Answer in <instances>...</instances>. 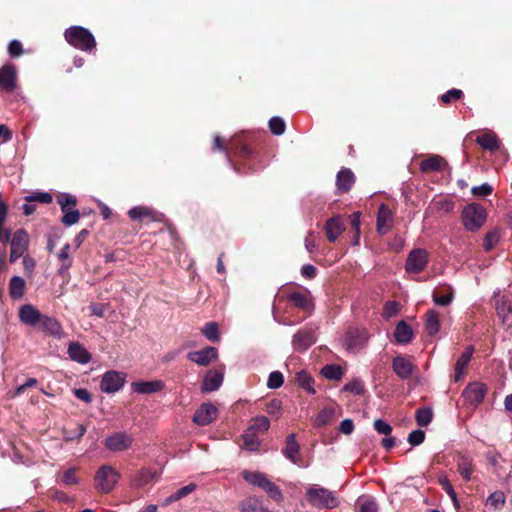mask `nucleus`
I'll list each match as a JSON object with an SVG mask.
<instances>
[{"label":"nucleus","instance_id":"nucleus-1","mask_svg":"<svg viewBox=\"0 0 512 512\" xmlns=\"http://www.w3.org/2000/svg\"><path fill=\"white\" fill-rule=\"evenodd\" d=\"M64 36L70 45L82 51H91L96 46L94 36L88 29L81 26L66 29Z\"/></svg>","mask_w":512,"mask_h":512},{"label":"nucleus","instance_id":"nucleus-2","mask_svg":"<svg viewBox=\"0 0 512 512\" xmlns=\"http://www.w3.org/2000/svg\"><path fill=\"white\" fill-rule=\"evenodd\" d=\"M461 218L465 229L476 232L484 225L487 213L480 204L471 203L464 207Z\"/></svg>","mask_w":512,"mask_h":512},{"label":"nucleus","instance_id":"nucleus-3","mask_svg":"<svg viewBox=\"0 0 512 512\" xmlns=\"http://www.w3.org/2000/svg\"><path fill=\"white\" fill-rule=\"evenodd\" d=\"M306 499L309 504L319 509H332L338 504L336 497L331 491L318 485L310 486L307 489Z\"/></svg>","mask_w":512,"mask_h":512},{"label":"nucleus","instance_id":"nucleus-4","mask_svg":"<svg viewBox=\"0 0 512 512\" xmlns=\"http://www.w3.org/2000/svg\"><path fill=\"white\" fill-rule=\"evenodd\" d=\"M243 478L248 483L263 489L274 501L281 502L283 500V494L279 487L272 483L265 474L244 471Z\"/></svg>","mask_w":512,"mask_h":512},{"label":"nucleus","instance_id":"nucleus-5","mask_svg":"<svg viewBox=\"0 0 512 512\" xmlns=\"http://www.w3.org/2000/svg\"><path fill=\"white\" fill-rule=\"evenodd\" d=\"M119 478L120 474L115 468L110 465H102L94 477L95 488L101 493H109L114 489Z\"/></svg>","mask_w":512,"mask_h":512},{"label":"nucleus","instance_id":"nucleus-6","mask_svg":"<svg viewBox=\"0 0 512 512\" xmlns=\"http://www.w3.org/2000/svg\"><path fill=\"white\" fill-rule=\"evenodd\" d=\"M34 329L57 338L62 337L63 334L61 325L56 319L41 315L36 309H34Z\"/></svg>","mask_w":512,"mask_h":512},{"label":"nucleus","instance_id":"nucleus-7","mask_svg":"<svg viewBox=\"0 0 512 512\" xmlns=\"http://www.w3.org/2000/svg\"><path fill=\"white\" fill-rule=\"evenodd\" d=\"M368 338L369 335L365 329L351 328L344 337L343 346L350 352H357L365 345Z\"/></svg>","mask_w":512,"mask_h":512},{"label":"nucleus","instance_id":"nucleus-8","mask_svg":"<svg viewBox=\"0 0 512 512\" xmlns=\"http://www.w3.org/2000/svg\"><path fill=\"white\" fill-rule=\"evenodd\" d=\"M428 264V253L426 250L417 248L408 254L405 270L408 273H419L425 269Z\"/></svg>","mask_w":512,"mask_h":512},{"label":"nucleus","instance_id":"nucleus-9","mask_svg":"<svg viewBox=\"0 0 512 512\" xmlns=\"http://www.w3.org/2000/svg\"><path fill=\"white\" fill-rule=\"evenodd\" d=\"M125 379L126 374L123 372L115 370L108 371L102 376L100 388L105 393L117 392L123 387Z\"/></svg>","mask_w":512,"mask_h":512},{"label":"nucleus","instance_id":"nucleus-10","mask_svg":"<svg viewBox=\"0 0 512 512\" xmlns=\"http://www.w3.org/2000/svg\"><path fill=\"white\" fill-rule=\"evenodd\" d=\"M392 368L395 374L401 379L410 378L417 370L413 357L398 355L392 360Z\"/></svg>","mask_w":512,"mask_h":512},{"label":"nucleus","instance_id":"nucleus-11","mask_svg":"<svg viewBox=\"0 0 512 512\" xmlns=\"http://www.w3.org/2000/svg\"><path fill=\"white\" fill-rule=\"evenodd\" d=\"M487 389L484 384L479 382L470 383L463 391V398L472 407L479 405L485 395Z\"/></svg>","mask_w":512,"mask_h":512},{"label":"nucleus","instance_id":"nucleus-12","mask_svg":"<svg viewBox=\"0 0 512 512\" xmlns=\"http://www.w3.org/2000/svg\"><path fill=\"white\" fill-rule=\"evenodd\" d=\"M133 443V437L124 432H117L109 436L105 440V446L107 449L120 452L127 450Z\"/></svg>","mask_w":512,"mask_h":512},{"label":"nucleus","instance_id":"nucleus-13","mask_svg":"<svg viewBox=\"0 0 512 512\" xmlns=\"http://www.w3.org/2000/svg\"><path fill=\"white\" fill-rule=\"evenodd\" d=\"M16 68L12 64H6L0 68V90L11 92L16 87Z\"/></svg>","mask_w":512,"mask_h":512},{"label":"nucleus","instance_id":"nucleus-14","mask_svg":"<svg viewBox=\"0 0 512 512\" xmlns=\"http://www.w3.org/2000/svg\"><path fill=\"white\" fill-rule=\"evenodd\" d=\"M218 357V351L215 347H205L202 350L189 352L187 354V358L200 365V366H207L212 360L217 359Z\"/></svg>","mask_w":512,"mask_h":512},{"label":"nucleus","instance_id":"nucleus-15","mask_svg":"<svg viewBox=\"0 0 512 512\" xmlns=\"http://www.w3.org/2000/svg\"><path fill=\"white\" fill-rule=\"evenodd\" d=\"M216 416V407L210 403H204L195 412L193 416V421L198 425L205 426L214 421L216 419Z\"/></svg>","mask_w":512,"mask_h":512},{"label":"nucleus","instance_id":"nucleus-16","mask_svg":"<svg viewBox=\"0 0 512 512\" xmlns=\"http://www.w3.org/2000/svg\"><path fill=\"white\" fill-rule=\"evenodd\" d=\"M67 353L71 360L80 364H87L92 359V356L88 350L79 342H70L68 345Z\"/></svg>","mask_w":512,"mask_h":512},{"label":"nucleus","instance_id":"nucleus-17","mask_svg":"<svg viewBox=\"0 0 512 512\" xmlns=\"http://www.w3.org/2000/svg\"><path fill=\"white\" fill-rule=\"evenodd\" d=\"M224 373L223 371L210 370L205 375L201 390L202 392H212L220 388L223 383Z\"/></svg>","mask_w":512,"mask_h":512},{"label":"nucleus","instance_id":"nucleus-18","mask_svg":"<svg viewBox=\"0 0 512 512\" xmlns=\"http://www.w3.org/2000/svg\"><path fill=\"white\" fill-rule=\"evenodd\" d=\"M315 342V335L311 329L298 331L293 337V347L295 350L303 351Z\"/></svg>","mask_w":512,"mask_h":512},{"label":"nucleus","instance_id":"nucleus-19","mask_svg":"<svg viewBox=\"0 0 512 512\" xmlns=\"http://www.w3.org/2000/svg\"><path fill=\"white\" fill-rule=\"evenodd\" d=\"M288 300L294 304L295 307L303 311L310 312L313 310L314 305L309 292L294 291L288 295Z\"/></svg>","mask_w":512,"mask_h":512},{"label":"nucleus","instance_id":"nucleus-20","mask_svg":"<svg viewBox=\"0 0 512 512\" xmlns=\"http://www.w3.org/2000/svg\"><path fill=\"white\" fill-rule=\"evenodd\" d=\"M473 352H474L473 347L469 346L458 358V360L455 364V368H454V371H455L454 380L456 382L460 381L464 377L466 368L472 358Z\"/></svg>","mask_w":512,"mask_h":512},{"label":"nucleus","instance_id":"nucleus-21","mask_svg":"<svg viewBox=\"0 0 512 512\" xmlns=\"http://www.w3.org/2000/svg\"><path fill=\"white\" fill-rule=\"evenodd\" d=\"M393 220L391 210L384 204L379 207L377 216V231L380 234H386L390 228Z\"/></svg>","mask_w":512,"mask_h":512},{"label":"nucleus","instance_id":"nucleus-22","mask_svg":"<svg viewBox=\"0 0 512 512\" xmlns=\"http://www.w3.org/2000/svg\"><path fill=\"white\" fill-rule=\"evenodd\" d=\"M497 314L507 327L512 325V296H503L497 305Z\"/></svg>","mask_w":512,"mask_h":512},{"label":"nucleus","instance_id":"nucleus-23","mask_svg":"<svg viewBox=\"0 0 512 512\" xmlns=\"http://www.w3.org/2000/svg\"><path fill=\"white\" fill-rule=\"evenodd\" d=\"M134 392L139 394H151L161 391L164 388V383L161 380L154 381H140L131 384Z\"/></svg>","mask_w":512,"mask_h":512},{"label":"nucleus","instance_id":"nucleus-24","mask_svg":"<svg viewBox=\"0 0 512 512\" xmlns=\"http://www.w3.org/2000/svg\"><path fill=\"white\" fill-rule=\"evenodd\" d=\"M447 167L446 160L440 155H432L423 160L420 164L422 172H437L442 171Z\"/></svg>","mask_w":512,"mask_h":512},{"label":"nucleus","instance_id":"nucleus-25","mask_svg":"<svg viewBox=\"0 0 512 512\" xmlns=\"http://www.w3.org/2000/svg\"><path fill=\"white\" fill-rule=\"evenodd\" d=\"M327 239L334 242L344 231L343 223L339 217H333L327 220L325 224Z\"/></svg>","mask_w":512,"mask_h":512},{"label":"nucleus","instance_id":"nucleus-26","mask_svg":"<svg viewBox=\"0 0 512 512\" xmlns=\"http://www.w3.org/2000/svg\"><path fill=\"white\" fill-rule=\"evenodd\" d=\"M355 182L354 174L349 169H342L337 174L336 185L342 192H348Z\"/></svg>","mask_w":512,"mask_h":512},{"label":"nucleus","instance_id":"nucleus-27","mask_svg":"<svg viewBox=\"0 0 512 512\" xmlns=\"http://www.w3.org/2000/svg\"><path fill=\"white\" fill-rule=\"evenodd\" d=\"M394 337L397 343L407 344L413 338V330L405 321H400L396 326Z\"/></svg>","mask_w":512,"mask_h":512},{"label":"nucleus","instance_id":"nucleus-28","mask_svg":"<svg viewBox=\"0 0 512 512\" xmlns=\"http://www.w3.org/2000/svg\"><path fill=\"white\" fill-rule=\"evenodd\" d=\"M440 328V316L439 313L431 309L426 313L425 316V330L428 335L433 336L438 333Z\"/></svg>","mask_w":512,"mask_h":512},{"label":"nucleus","instance_id":"nucleus-29","mask_svg":"<svg viewBox=\"0 0 512 512\" xmlns=\"http://www.w3.org/2000/svg\"><path fill=\"white\" fill-rule=\"evenodd\" d=\"M26 282L20 276H13L9 282V294L14 300L21 299L25 293Z\"/></svg>","mask_w":512,"mask_h":512},{"label":"nucleus","instance_id":"nucleus-30","mask_svg":"<svg viewBox=\"0 0 512 512\" xmlns=\"http://www.w3.org/2000/svg\"><path fill=\"white\" fill-rule=\"evenodd\" d=\"M476 141L484 149H488L490 151H494L499 148V140L493 133H485L481 136H478Z\"/></svg>","mask_w":512,"mask_h":512},{"label":"nucleus","instance_id":"nucleus-31","mask_svg":"<svg viewBox=\"0 0 512 512\" xmlns=\"http://www.w3.org/2000/svg\"><path fill=\"white\" fill-rule=\"evenodd\" d=\"M335 418L336 415L333 408H324L315 417L314 425L317 427H322L334 421Z\"/></svg>","mask_w":512,"mask_h":512},{"label":"nucleus","instance_id":"nucleus-32","mask_svg":"<svg viewBox=\"0 0 512 512\" xmlns=\"http://www.w3.org/2000/svg\"><path fill=\"white\" fill-rule=\"evenodd\" d=\"M299 452V444L296 442L295 434H290L287 437L285 456L292 462L296 463V456Z\"/></svg>","mask_w":512,"mask_h":512},{"label":"nucleus","instance_id":"nucleus-33","mask_svg":"<svg viewBox=\"0 0 512 512\" xmlns=\"http://www.w3.org/2000/svg\"><path fill=\"white\" fill-rule=\"evenodd\" d=\"M506 497L505 494L497 490L489 495L487 498V505H490L494 510H500L505 505Z\"/></svg>","mask_w":512,"mask_h":512},{"label":"nucleus","instance_id":"nucleus-34","mask_svg":"<svg viewBox=\"0 0 512 512\" xmlns=\"http://www.w3.org/2000/svg\"><path fill=\"white\" fill-rule=\"evenodd\" d=\"M203 335L212 342H219L220 335L218 325L215 322H209L201 329Z\"/></svg>","mask_w":512,"mask_h":512},{"label":"nucleus","instance_id":"nucleus-35","mask_svg":"<svg viewBox=\"0 0 512 512\" xmlns=\"http://www.w3.org/2000/svg\"><path fill=\"white\" fill-rule=\"evenodd\" d=\"M244 447L249 451H255L258 449L260 442L254 431L248 430L243 435Z\"/></svg>","mask_w":512,"mask_h":512},{"label":"nucleus","instance_id":"nucleus-36","mask_svg":"<svg viewBox=\"0 0 512 512\" xmlns=\"http://www.w3.org/2000/svg\"><path fill=\"white\" fill-rule=\"evenodd\" d=\"M500 240V231L495 228L488 232L484 238L483 247L485 251L492 250Z\"/></svg>","mask_w":512,"mask_h":512},{"label":"nucleus","instance_id":"nucleus-37","mask_svg":"<svg viewBox=\"0 0 512 512\" xmlns=\"http://www.w3.org/2000/svg\"><path fill=\"white\" fill-rule=\"evenodd\" d=\"M439 483L442 486V488L445 490V492L451 498L454 507L456 509H459L460 508V504H459V501L457 499L456 492L453 489V486L451 485L450 481L446 477H441V478H439Z\"/></svg>","mask_w":512,"mask_h":512},{"label":"nucleus","instance_id":"nucleus-38","mask_svg":"<svg viewBox=\"0 0 512 512\" xmlns=\"http://www.w3.org/2000/svg\"><path fill=\"white\" fill-rule=\"evenodd\" d=\"M432 410L430 408H421L416 411V422L419 426H427L432 420Z\"/></svg>","mask_w":512,"mask_h":512},{"label":"nucleus","instance_id":"nucleus-39","mask_svg":"<svg viewBox=\"0 0 512 512\" xmlns=\"http://www.w3.org/2000/svg\"><path fill=\"white\" fill-rule=\"evenodd\" d=\"M252 424L249 427L252 431L265 432L270 427V421L265 416H257L252 420Z\"/></svg>","mask_w":512,"mask_h":512},{"label":"nucleus","instance_id":"nucleus-40","mask_svg":"<svg viewBox=\"0 0 512 512\" xmlns=\"http://www.w3.org/2000/svg\"><path fill=\"white\" fill-rule=\"evenodd\" d=\"M322 374L327 379L339 380L343 376V371L339 366L327 365L322 369Z\"/></svg>","mask_w":512,"mask_h":512},{"label":"nucleus","instance_id":"nucleus-41","mask_svg":"<svg viewBox=\"0 0 512 512\" xmlns=\"http://www.w3.org/2000/svg\"><path fill=\"white\" fill-rule=\"evenodd\" d=\"M285 122L280 117H272L269 121V128L275 135H282L285 132Z\"/></svg>","mask_w":512,"mask_h":512},{"label":"nucleus","instance_id":"nucleus-42","mask_svg":"<svg viewBox=\"0 0 512 512\" xmlns=\"http://www.w3.org/2000/svg\"><path fill=\"white\" fill-rule=\"evenodd\" d=\"M128 214L129 217L134 221L143 220L144 218H148L151 216V211L148 208L139 206L130 209Z\"/></svg>","mask_w":512,"mask_h":512},{"label":"nucleus","instance_id":"nucleus-43","mask_svg":"<svg viewBox=\"0 0 512 512\" xmlns=\"http://www.w3.org/2000/svg\"><path fill=\"white\" fill-rule=\"evenodd\" d=\"M58 203L62 211L74 209L76 206V198L69 194H62L58 197Z\"/></svg>","mask_w":512,"mask_h":512},{"label":"nucleus","instance_id":"nucleus-44","mask_svg":"<svg viewBox=\"0 0 512 512\" xmlns=\"http://www.w3.org/2000/svg\"><path fill=\"white\" fill-rule=\"evenodd\" d=\"M62 212L64 214L62 217V222L66 226H71V225L77 223L80 218V213L78 210L69 209V210L62 211Z\"/></svg>","mask_w":512,"mask_h":512},{"label":"nucleus","instance_id":"nucleus-45","mask_svg":"<svg viewBox=\"0 0 512 512\" xmlns=\"http://www.w3.org/2000/svg\"><path fill=\"white\" fill-rule=\"evenodd\" d=\"M70 245L65 244L58 254V258L61 261V270H67L71 266V260L69 258Z\"/></svg>","mask_w":512,"mask_h":512},{"label":"nucleus","instance_id":"nucleus-46","mask_svg":"<svg viewBox=\"0 0 512 512\" xmlns=\"http://www.w3.org/2000/svg\"><path fill=\"white\" fill-rule=\"evenodd\" d=\"M283 381H284V378H283L282 373L279 371H274V372H271L268 377L267 386L270 389H277L283 384Z\"/></svg>","mask_w":512,"mask_h":512},{"label":"nucleus","instance_id":"nucleus-47","mask_svg":"<svg viewBox=\"0 0 512 512\" xmlns=\"http://www.w3.org/2000/svg\"><path fill=\"white\" fill-rule=\"evenodd\" d=\"M281 410H282L281 401H279L277 399H273V400H271L270 402H268L266 404V412L269 415L274 416L275 418H279L280 417Z\"/></svg>","mask_w":512,"mask_h":512},{"label":"nucleus","instance_id":"nucleus-48","mask_svg":"<svg viewBox=\"0 0 512 512\" xmlns=\"http://www.w3.org/2000/svg\"><path fill=\"white\" fill-rule=\"evenodd\" d=\"M344 391L351 392L355 395H360L364 391V385L361 380L354 379L351 382L347 383L344 388Z\"/></svg>","mask_w":512,"mask_h":512},{"label":"nucleus","instance_id":"nucleus-49","mask_svg":"<svg viewBox=\"0 0 512 512\" xmlns=\"http://www.w3.org/2000/svg\"><path fill=\"white\" fill-rule=\"evenodd\" d=\"M62 483L65 486H72L78 483V477L76 476V469L70 468L66 470L61 478Z\"/></svg>","mask_w":512,"mask_h":512},{"label":"nucleus","instance_id":"nucleus-50","mask_svg":"<svg viewBox=\"0 0 512 512\" xmlns=\"http://www.w3.org/2000/svg\"><path fill=\"white\" fill-rule=\"evenodd\" d=\"M19 318L23 323H25L27 325H32V305L31 304H25L20 308Z\"/></svg>","mask_w":512,"mask_h":512},{"label":"nucleus","instance_id":"nucleus-51","mask_svg":"<svg viewBox=\"0 0 512 512\" xmlns=\"http://www.w3.org/2000/svg\"><path fill=\"white\" fill-rule=\"evenodd\" d=\"M359 512H378L376 502L370 498L361 499L359 502Z\"/></svg>","mask_w":512,"mask_h":512},{"label":"nucleus","instance_id":"nucleus-52","mask_svg":"<svg viewBox=\"0 0 512 512\" xmlns=\"http://www.w3.org/2000/svg\"><path fill=\"white\" fill-rule=\"evenodd\" d=\"M453 299V290L451 287H448V293L446 295H438L436 293H434L433 295V301L435 302V304L437 305H440V306H447L451 303Z\"/></svg>","mask_w":512,"mask_h":512},{"label":"nucleus","instance_id":"nucleus-53","mask_svg":"<svg viewBox=\"0 0 512 512\" xmlns=\"http://www.w3.org/2000/svg\"><path fill=\"white\" fill-rule=\"evenodd\" d=\"M492 191H493V188L488 183H483L480 186H474L471 189V192H472V194L475 197H485V196H488V195H490L492 193Z\"/></svg>","mask_w":512,"mask_h":512},{"label":"nucleus","instance_id":"nucleus-54","mask_svg":"<svg viewBox=\"0 0 512 512\" xmlns=\"http://www.w3.org/2000/svg\"><path fill=\"white\" fill-rule=\"evenodd\" d=\"M8 53L12 58H16L23 55L24 50L21 42L18 40H12L8 45Z\"/></svg>","mask_w":512,"mask_h":512},{"label":"nucleus","instance_id":"nucleus-55","mask_svg":"<svg viewBox=\"0 0 512 512\" xmlns=\"http://www.w3.org/2000/svg\"><path fill=\"white\" fill-rule=\"evenodd\" d=\"M463 96V92L460 89H451L448 90L445 94L442 95L441 100L443 103L448 104L452 100H458Z\"/></svg>","mask_w":512,"mask_h":512},{"label":"nucleus","instance_id":"nucleus-56","mask_svg":"<svg viewBox=\"0 0 512 512\" xmlns=\"http://www.w3.org/2000/svg\"><path fill=\"white\" fill-rule=\"evenodd\" d=\"M373 426L379 434L389 435L392 431L390 424L382 419L375 420Z\"/></svg>","mask_w":512,"mask_h":512},{"label":"nucleus","instance_id":"nucleus-57","mask_svg":"<svg viewBox=\"0 0 512 512\" xmlns=\"http://www.w3.org/2000/svg\"><path fill=\"white\" fill-rule=\"evenodd\" d=\"M400 305L395 301H389L384 306V316L387 318L393 317L399 313Z\"/></svg>","mask_w":512,"mask_h":512},{"label":"nucleus","instance_id":"nucleus-58","mask_svg":"<svg viewBox=\"0 0 512 512\" xmlns=\"http://www.w3.org/2000/svg\"><path fill=\"white\" fill-rule=\"evenodd\" d=\"M458 471L465 480H470V476L472 473L471 463L467 460H463L458 464Z\"/></svg>","mask_w":512,"mask_h":512},{"label":"nucleus","instance_id":"nucleus-59","mask_svg":"<svg viewBox=\"0 0 512 512\" xmlns=\"http://www.w3.org/2000/svg\"><path fill=\"white\" fill-rule=\"evenodd\" d=\"M425 439V433L422 430H414L408 436V442L412 446L421 444Z\"/></svg>","mask_w":512,"mask_h":512},{"label":"nucleus","instance_id":"nucleus-60","mask_svg":"<svg viewBox=\"0 0 512 512\" xmlns=\"http://www.w3.org/2000/svg\"><path fill=\"white\" fill-rule=\"evenodd\" d=\"M195 489H196V484L190 483V484L178 489L175 492L176 498H178V500H180V499L188 496L189 494H191Z\"/></svg>","mask_w":512,"mask_h":512},{"label":"nucleus","instance_id":"nucleus-61","mask_svg":"<svg viewBox=\"0 0 512 512\" xmlns=\"http://www.w3.org/2000/svg\"><path fill=\"white\" fill-rule=\"evenodd\" d=\"M351 226L356 230V241L355 243L358 244L359 241V232H360V213L355 212L350 216Z\"/></svg>","mask_w":512,"mask_h":512},{"label":"nucleus","instance_id":"nucleus-62","mask_svg":"<svg viewBox=\"0 0 512 512\" xmlns=\"http://www.w3.org/2000/svg\"><path fill=\"white\" fill-rule=\"evenodd\" d=\"M339 430L345 435H350L354 430L353 421L351 419H344L340 423Z\"/></svg>","mask_w":512,"mask_h":512},{"label":"nucleus","instance_id":"nucleus-63","mask_svg":"<svg viewBox=\"0 0 512 512\" xmlns=\"http://www.w3.org/2000/svg\"><path fill=\"white\" fill-rule=\"evenodd\" d=\"M317 269L311 264H306L301 268V274L307 279H312L316 276Z\"/></svg>","mask_w":512,"mask_h":512},{"label":"nucleus","instance_id":"nucleus-64","mask_svg":"<svg viewBox=\"0 0 512 512\" xmlns=\"http://www.w3.org/2000/svg\"><path fill=\"white\" fill-rule=\"evenodd\" d=\"M74 395L78 399H80V400H82V401H84L86 403H90L92 401L91 394L86 389H83V388L76 389L74 391Z\"/></svg>","mask_w":512,"mask_h":512}]
</instances>
